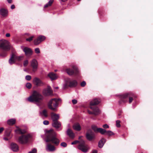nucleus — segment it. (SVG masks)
Instances as JSON below:
<instances>
[{"label":"nucleus","mask_w":153,"mask_h":153,"mask_svg":"<svg viewBox=\"0 0 153 153\" xmlns=\"http://www.w3.org/2000/svg\"><path fill=\"white\" fill-rule=\"evenodd\" d=\"M4 128L3 127H1L0 128V134H1L3 131Z\"/></svg>","instance_id":"nucleus-47"},{"label":"nucleus","mask_w":153,"mask_h":153,"mask_svg":"<svg viewBox=\"0 0 153 153\" xmlns=\"http://www.w3.org/2000/svg\"><path fill=\"white\" fill-rule=\"evenodd\" d=\"M65 71L70 76L77 75L79 73L77 68L75 66H73L72 68H67L65 69Z\"/></svg>","instance_id":"nucleus-10"},{"label":"nucleus","mask_w":153,"mask_h":153,"mask_svg":"<svg viewBox=\"0 0 153 153\" xmlns=\"http://www.w3.org/2000/svg\"><path fill=\"white\" fill-rule=\"evenodd\" d=\"M8 10L3 8L0 9V15L3 17H6L8 15Z\"/></svg>","instance_id":"nucleus-18"},{"label":"nucleus","mask_w":153,"mask_h":153,"mask_svg":"<svg viewBox=\"0 0 153 153\" xmlns=\"http://www.w3.org/2000/svg\"><path fill=\"white\" fill-rule=\"evenodd\" d=\"M48 76L52 80L56 79L57 78L56 74L53 72H51L48 74Z\"/></svg>","instance_id":"nucleus-23"},{"label":"nucleus","mask_w":153,"mask_h":153,"mask_svg":"<svg viewBox=\"0 0 153 153\" xmlns=\"http://www.w3.org/2000/svg\"><path fill=\"white\" fill-rule=\"evenodd\" d=\"M63 2H65L67 1V0H61Z\"/></svg>","instance_id":"nucleus-53"},{"label":"nucleus","mask_w":153,"mask_h":153,"mask_svg":"<svg viewBox=\"0 0 153 153\" xmlns=\"http://www.w3.org/2000/svg\"><path fill=\"white\" fill-rule=\"evenodd\" d=\"M98 130V132L102 134H104L105 133L106 134V130L101 128H99Z\"/></svg>","instance_id":"nucleus-30"},{"label":"nucleus","mask_w":153,"mask_h":153,"mask_svg":"<svg viewBox=\"0 0 153 153\" xmlns=\"http://www.w3.org/2000/svg\"><path fill=\"white\" fill-rule=\"evenodd\" d=\"M45 39V37L44 36H40L36 39L34 41V43L35 45H37L39 44L41 42L44 40Z\"/></svg>","instance_id":"nucleus-15"},{"label":"nucleus","mask_w":153,"mask_h":153,"mask_svg":"<svg viewBox=\"0 0 153 153\" xmlns=\"http://www.w3.org/2000/svg\"><path fill=\"white\" fill-rule=\"evenodd\" d=\"M97 151L96 150H94L92 152V153H97Z\"/></svg>","instance_id":"nucleus-50"},{"label":"nucleus","mask_w":153,"mask_h":153,"mask_svg":"<svg viewBox=\"0 0 153 153\" xmlns=\"http://www.w3.org/2000/svg\"><path fill=\"white\" fill-rule=\"evenodd\" d=\"M67 134L71 138H73L74 137V134L70 129H68L67 131Z\"/></svg>","instance_id":"nucleus-24"},{"label":"nucleus","mask_w":153,"mask_h":153,"mask_svg":"<svg viewBox=\"0 0 153 153\" xmlns=\"http://www.w3.org/2000/svg\"><path fill=\"white\" fill-rule=\"evenodd\" d=\"M86 137L87 140L91 141L95 137L94 133L91 130H88L86 134Z\"/></svg>","instance_id":"nucleus-12"},{"label":"nucleus","mask_w":153,"mask_h":153,"mask_svg":"<svg viewBox=\"0 0 153 153\" xmlns=\"http://www.w3.org/2000/svg\"><path fill=\"white\" fill-rule=\"evenodd\" d=\"M31 77L30 75H27L25 76V79L28 81H29L31 80Z\"/></svg>","instance_id":"nucleus-37"},{"label":"nucleus","mask_w":153,"mask_h":153,"mask_svg":"<svg viewBox=\"0 0 153 153\" xmlns=\"http://www.w3.org/2000/svg\"><path fill=\"white\" fill-rule=\"evenodd\" d=\"M28 63V62L27 60H25L24 62L23 65L24 66L26 67Z\"/></svg>","instance_id":"nucleus-38"},{"label":"nucleus","mask_w":153,"mask_h":153,"mask_svg":"<svg viewBox=\"0 0 153 153\" xmlns=\"http://www.w3.org/2000/svg\"><path fill=\"white\" fill-rule=\"evenodd\" d=\"M86 85V83L85 81H82L80 84V85L81 87H84Z\"/></svg>","instance_id":"nucleus-40"},{"label":"nucleus","mask_w":153,"mask_h":153,"mask_svg":"<svg viewBox=\"0 0 153 153\" xmlns=\"http://www.w3.org/2000/svg\"><path fill=\"white\" fill-rule=\"evenodd\" d=\"M52 126L56 128H59L60 126V123L58 121L53 122Z\"/></svg>","instance_id":"nucleus-25"},{"label":"nucleus","mask_w":153,"mask_h":153,"mask_svg":"<svg viewBox=\"0 0 153 153\" xmlns=\"http://www.w3.org/2000/svg\"><path fill=\"white\" fill-rule=\"evenodd\" d=\"M51 117L53 120V122L57 121L59 118V115L53 112L51 113Z\"/></svg>","instance_id":"nucleus-21"},{"label":"nucleus","mask_w":153,"mask_h":153,"mask_svg":"<svg viewBox=\"0 0 153 153\" xmlns=\"http://www.w3.org/2000/svg\"><path fill=\"white\" fill-rule=\"evenodd\" d=\"M31 66L32 68V70L33 72L36 71L38 67V63L36 59H33L31 62Z\"/></svg>","instance_id":"nucleus-13"},{"label":"nucleus","mask_w":153,"mask_h":153,"mask_svg":"<svg viewBox=\"0 0 153 153\" xmlns=\"http://www.w3.org/2000/svg\"><path fill=\"white\" fill-rule=\"evenodd\" d=\"M74 129L75 130L79 131L81 129V127L79 123L75 124L73 126Z\"/></svg>","instance_id":"nucleus-26"},{"label":"nucleus","mask_w":153,"mask_h":153,"mask_svg":"<svg viewBox=\"0 0 153 153\" xmlns=\"http://www.w3.org/2000/svg\"><path fill=\"white\" fill-rule=\"evenodd\" d=\"M43 93L45 96H48L52 95L53 91L50 88H48L47 89H45L43 90Z\"/></svg>","instance_id":"nucleus-16"},{"label":"nucleus","mask_w":153,"mask_h":153,"mask_svg":"<svg viewBox=\"0 0 153 153\" xmlns=\"http://www.w3.org/2000/svg\"><path fill=\"white\" fill-rule=\"evenodd\" d=\"M120 121L119 120H117L116 121V126L117 127L119 128L120 127Z\"/></svg>","instance_id":"nucleus-34"},{"label":"nucleus","mask_w":153,"mask_h":153,"mask_svg":"<svg viewBox=\"0 0 153 153\" xmlns=\"http://www.w3.org/2000/svg\"><path fill=\"white\" fill-rule=\"evenodd\" d=\"M78 1H80L81 0H77Z\"/></svg>","instance_id":"nucleus-55"},{"label":"nucleus","mask_w":153,"mask_h":153,"mask_svg":"<svg viewBox=\"0 0 153 153\" xmlns=\"http://www.w3.org/2000/svg\"><path fill=\"white\" fill-rule=\"evenodd\" d=\"M92 128L95 132H98V130L99 128H98L96 126H92Z\"/></svg>","instance_id":"nucleus-31"},{"label":"nucleus","mask_w":153,"mask_h":153,"mask_svg":"<svg viewBox=\"0 0 153 153\" xmlns=\"http://www.w3.org/2000/svg\"><path fill=\"white\" fill-rule=\"evenodd\" d=\"M106 141V140L104 138H102L99 142L98 146L100 148H102Z\"/></svg>","instance_id":"nucleus-22"},{"label":"nucleus","mask_w":153,"mask_h":153,"mask_svg":"<svg viewBox=\"0 0 153 153\" xmlns=\"http://www.w3.org/2000/svg\"><path fill=\"white\" fill-rule=\"evenodd\" d=\"M120 99L119 103L120 104H121L122 102H126L128 101V99H129V103H131L133 100V98L134 97V95L131 93H127L120 95Z\"/></svg>","instance_id":"nucleus-6"},{"label":"nucleus","mask_w":153,"mask_h":153,"mask_svg":"<svg viewBox=\"0 0 153 153\" xmlns=\"http://www.w3.org/2000/svg\"><path fill=\"white\" fill-rule=\"evenodd\" d=\"M61 146L64 147H66L67 146V144L65 142H62L61 143Z\"/></svg>","instance_id":"nucleus-41"},{"label":"nucleus","mask_w":153,"mask_h":153,"mask_svg":"<svg viewBox=\"0 0 153 153\" xmlns=\"http://www.w3.org/2000/svg\"><path fill=\"white\" fill-rule=\"evenodd\" d=\"M10 34L9 33H7L6 34V36L7 37H10Z\"/></svg>","instance_id":"nucleus-49"},{"label":"nucleus","mask_w":153,"mask_h":153,"mask_svg":"<svg viewBox=\"0 0 153 153\" xmlns=\"http://www.w3.org/2000/svg\"><path fill=\"white\" fill-rule=\"evenodd\" d=\"M37 150L36 149H33L32 151L29 152L28 153H36Z\"/></svg>","instance_id":"nucleus-39"},{"label":"nucleus","mask_w":153,"mask_h":153,"mask_svg":"<svg viewBox=\"0 0 153 153\" xmlns=\"http://www.w3.org/2000/svg\"><path fill=\"white\" fill-rule=\"evenodd\" d=\"M16 120L15 119H11L7 121V124L10 125H13L16 123Z\"/></svg>","instance_id":"nucleus-27"},{"label":"nucleus","mask_w":153,"mask_h":153,"mask_svg":"<svg viewBox=\"0 0 153 153\" xmlns=\"http://www.w3.org/2000/svg\"><path fill=\"white\" fill-rule=\"evenodd\" d=\"M121 112H120L118 114V116H120L121 115Z\"/></svg>","instance_id":"nucleus-52"},{"label":"nucleus","mask_w":153,"mask_h":153,"mask_svg":"<svg viewBox=\"0 0 153 153\" xmlns=\"http://www.w3.org/2000/svg\"><path fill=\"white\" fill-rule=\"evenodd\" d=\"M77 102L76 100L74 99L72 100V102L73 104H75L77 103Z\"/></svg>","instance_id":"nucleus-45"},{"label":"nucleus","mask_w":153,"mask_h":153,"mask_svg":"<svg viewBox=\"0 0 153 153\" xmlns=\"http://www.w3.org/2000/svg\"><path fill=\"white\" fill-rule=\"evenodd\" d=\"M10 49L9 42L5 39L0 40V56L2 57L6 56L7 52Z\"/></svg>","instance_id":"nucleus-2"},{"label":"nucleus","mask_w":153,"mask_h":153,"mask_svg":"<svg viewBox=\"0 0 153 153\" xmlns=\"http://www.w3.org/2000/svg\"><path fill=\"white\" fill-rule=\"evenodd\" d=\"M35 51L36 53H40V51L39 48H36L35 49Z\"/></svg>","instance_id":"nucleus-42"},{"label":"nucleus","mask_w":153,"mask_h":153,"mask_svg":"<svg viewBox=\"0 0 153 153\" xmlns=\"http://www.w3.org/2000/svg\"><path fill=\"white\" fill-rule=\"evenodd\" d=\"M26 86L27 88L30 89L31 88L32 85L30 83H27L26 84Z\"/></svg>","instance_id":"nucleus-35"},{"label":"nucleus","mask_w":153,"mask_h":153,"mask_svg":"<svg viewBox=\"0 0 153 153\" xmlns=\"http://www.w3.org/2000/svg\"><path fill=\"white\" fill-rule=\"evenodd\" d=\"M43 98V97L39 92L36 91H34L32 95L27 98V100L31 102H39Z\"/></svg>","instance_id":"nucleus-5"},{"label":"nucleus","mask_w":153,"mask_h":153,"mask_svg":"<svg viewBox=\"0 0 153 153\" xmlns=\"http://www.w3.org/2000/svg\"><path fill=\"white\" fill-rule=\"evenodd\" d=\"M82 137V136L79 137V139L80 140L79 141L75 140L71 143V144H76L79 143L78 148L83 152L85 153L87 152L88 149L87 145L85 144V141L82 139H81Z\"/></svg>","instance_id":"nucleus-7"},{"label":"nucleus","mask_w":153,"mask_h":153,"mask_svg":"<svg viewBox=\"0 0 153 153\" xmlns=\"http://www.w3.org/2000/svg\"><path fill=\"white\" fill-rule=\"evenodd\" d=\"M102 127L105 128H108L109 127V126L107 124H105L102 126Z\"/></svg>","instance_id":"nucleus-43"},{"label":"nucleus","mask_w":153,"mask_h":153,"mask_svg":"<svg viewBox=\"0 0 153 153\" xmlns=\"http://www.w3.org/2000/svg\"><path fill=\"white\" fill-rule=\"evenodd\" d=\"M8 2L9 3H11L12 2V0H7Z\"/></svg>","instance_id":"nucleus-51"},{"label":"nucleus","mask_w":153,"mask_h":153,"mask_svg":"<svg viewBox=\"0 0 153 153\" xmlns=\"http://www.w3.org/2000/svg\"><path fill=\"white\" fill-rule=\"evenodd\" d=\"M24 58V56H17L15 53H12L10 58L9 60V63L10 65L15 63L16 61H20Z\"/></svg>","instance_id":"nucleus-9"},{"label":"nucleus","mask_w":153,"mask_h":153,"mask_svg":"<svg viewBox=\"0 0 153 153\" xmlns=\"http://www.w3.org/2000/svg\"><path fill=\"white\" fill-rule=\"evenodd\" d=\"M77 82L76 80L71 81L69 78H68L66 80L65 83L64 85L63 88L66 89L68 87H74L77 85Z\"/></svg>","instance_id":"nucleus-8"},{"label":"nucleus","mask_w":153,"mask_h":153,"mask_svg":"<svg viewBox=\"0 0 153 153\" xmlns=\"http://www.w3.org/2000/svg\"><path fill=\"white\" fill-rule=\"evenodd\" d=\"M11 8L12 9H13L15 8V6L14 4H13L11 6Z\"/></svg>","instance_id":"nucleus-48"},{"label":"nucleus","mask_w":153,"mask_h":153,"mask_svg":"<svg viewBox=\"0 0 153 153\" xmlns=\"http://www.w3.org/2000/svg\"><path fill=\"white\" fill-rule=\"evenodd\" d=\"M45 139L47 142H51L56 146L59 143V140L56 137L55 133L52 130H50L46 132Z\"/></svg>","instance_id":"nucleus-1"},{"label":"nucleus","mask_w":153,"mask_h":153,"mask_svg":"<svg viewBox=\"0 0 153 153\" xmlns=\"http://www.w3.org/2000/svg\"><path fill=\"white\" fill-rule=\"evenodd\" d=\"M46 150L50 152H52L55 150V148L54 146L50 143H48L47 145Z\"/></svg>","instance_id":"nucleus-20"},{"label":"nucleus","mask_w":153,"mask_h":153,"mask_svg":"<svg viewBox=\"0 0 153 153\" xmlns=\"http://www.w3.org/2000/svg\"><path fill=\"white\" fill-rule=\"evenodd\" d=\"M23 51L25 55L27 56H30L32 54L33 51L30 48L25 47L24 48Z\"/></svg>","instance_id":"nucleus-17"},{"label":"nucleus","mask_w":153,"mask_h":153,"mask_svg":"<svg viewBox=\"0 0 153 153\" xmlns=\"http://www.w3.org/2000/svg\"><path fill=\"white\" fill-rule=\"evenodd\" d=\"M141 153H143V152H142Z\"/></svg>","instance_id":"nucleus-56"},{"label":"nucleus","mask_w":153,"mask_h":153,"mask_svg":"<svg viewBox=\"0 0 153 153\" xmlns=\"http://www.w3.org/2000/svg\"><path fill=\"white\" fill-rule=\"evenodd\" d=\"M10 147L12 150L14 152H17L19 150V147L16 143H11Z\"/></svg>","instance_id":"nucleus-19"},{"label":"nucleus","mask_w":153,"mask_h":153,"mask_svg":"<svg viewBox=\"0 0 153 153\" xmlns=\"http://www.w3.org/2000/svg\"><path fill=\"white\" fill-rule=\"evenodd\" d=\"M42 114L46 117H47L48 116L47 111L45 109L43 111Z\"/></svg>","instance_id":"nucleus-33"},{"label":"nucleus","mask_w":153,"mask_h":153,"mask_svg":"<svg viewBox=\"0 0 153 153\" xmlns=\"http://www.w3.org/2000/svg\"><path fill=\"white\" fill-rule=\"evenodd\" d=\"M105 134L108 136H111L114 135V134L111 131H106Z\"/></svg>","instance_id":"nucleus-32"},{"label":"nucleus","mask_w":153,"mask_h":153,"mask_svg":"<svg viewBox=\"0 0 153 153\" xmlns=\"http://www.w3.org/2000/svg\"><path fill=\"white\" fill-rule=\"evenodd\" d=\"M101 100L100 99H95L90 102V108L92 110L91 111L88 110V112L89 114H93L97 115L100 113V110L95 105L98 104Z\"/></svg>","instance_id":"nucleus-3"},{"label":"nucleus","mask_w":153,"mask_h":153,"mask_svg":"<svg viewBox=\"0 0 153 153\" xmlns=\"http://www.w3.org/2000/svg\"><path fill=\"white\" fill-rule=\"evenodd\" d=\"M58 105V100L56 98L51 99L48 103V108L51 110L55 111L56 110V107Z\"/></svg>","instance_id":"nucleus-11"},{"label":"nucleus","mask_w":153,"mask_h":153,"mask_svg":"<svg viewBox=\"0 0 153 153\" xmlns=\"http://www.w3.org/2000/svg\"><path fill=\"white\" fill-rule=\"evenodd\" d=\"M33 37H34L33 36H31L29 38H27L26 40L27 41L30 42L33 39Z\"/></svg>","instance_id":"nucleus-36"},{"label":"nucleus","mask_w":153,"mask_h":153,"mask_svg":"<svg viewBox=\"0 0 153 153\" xmlns=\"http://www.w3.org/2000/svg\"><path fill=\"white\" fill-rule=\"evenodd\" d=\"M34 84L37 86H42L44 85V83L39 79L35 77L33 80Z\"/></svg>","instance_id":"nucleus-14"},{"label":"nucleus","mask_w":153,"mask_h":153,"mask_svg":"<svg viewBox=\"0 0 153 153\" xmlns=\"http://www.w3.org/2000/svg\"><path fill=\"white\" fill-rule=\"evenodd\" d=\"M11 133V130L10 129H6L4 134V136H6L9 137V138H11L10 134Z\"/></svg>","instance_id":"nucleus-28"},{"label":"nucleus","mask_w":153,"mask_h":153,"mask_svg":"<svg viewBox=\"0 0 153 153\" xmlns=\"http://www.w3.org/2000/svg\"><path fill=\"white\" fill-rule=\"evenodd\" d=\"M59 88L58 87H56L55 88L56 89H58Z\"/></svg>","instance_id":"nucleus-54"},{"label":"nucleus","mask_w":153,"mask_h":153,"mask_svg":"<svg viewBox=\"0 0 153 153\" xmlns=\"http://www.w3.org/2000/svg\"><path fill=\"white\" fill-rule=\"evenodd\" d=\"M15 132L17 134H22L18 138L19 142L21 144H25L28 143L29 141L30 136L29 134H24V132L22 131V130L18 128L15 130Z\"/></svg>","instance_id":"nucleus-4"},{"label":"nucleus","mask_w":153,"mask_h":153,"mask_svg":"<svg viewBox=\"0 0 153 153\" xmlns=\"http://www.w3.org/2000/svg\"><path fill=\"white\" fill-rule=\"evenodd\" d=\"M10 138H9V137H8L5 136V137H4V139L5 140H8Z\"/></svg>","instance_id":"nucleus-46"},{"label":"nucleus","mask_w":153,"mask_h":153,"mask_svg":"<svg viewBox=\"0 0 153 153\" xmlns=\"http://www.w3.org/2000/svg\"><path fill=\"white\" fill-rule=\"evenodd\" d=\"M53 2V0H50L48 3L46 4L44 6V8H47L51 5Z\"/></svg>","instance_id":"nucleus-29"},{"label":"nucleus","mask_w":153,"mask_h":153,"mask_svg":"<svg viewBox=\"0 0 153 153\" xmlns=\"http://www.w3.org/2000/svg\"><path fill=\"white\" fill-rule=\"evenodd\" d=\"M49 122L47 120H45L43 121V124L45 125H48L49 124Z\"/></svg>","instance_id":"nucleus-44"}]
</instances>
